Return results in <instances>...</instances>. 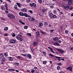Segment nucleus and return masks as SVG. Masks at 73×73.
Segmentation results:
<instances>
[{
  "label": "nucleus",
  "mask_w": 73,
  "mask_h": 73,
  "mask_svg": "<svg viewBox=\"0 0 73 73\" xmlns=\"http://www.w3.org/2000/svg\"><path fill=\"white\" fill-rule=\"evenodd\" d=\"M0 57H3V54L2 53L0 54Z\"/></svg>",
  "instance_id": "obj_35"
},
{
  "label": "nucleus",
  "mask_w": 73,
  "mask_h": 73,
  "mask_svg": "<svg viewBox=\"0 0 73 73\" xmlns=\"http://www.w3.org/2000/svg\"><path fill=\"white\" fill-rule=\"evenodd\" d=\"M53 31H54V29L51 30H50V33H52V32H53Z\"/></svg>",
  "instance_id": "obj_47"
},
{
  "label": "nucleus",
  "mask_w": 73,
  "mask_h": 73,
  "mask_svg": "<svg viewBox=\"0 0 73 73\" xmlns=\"http://www.w3.org/2000/svg\"><path fill=\"white\" fill-rule=\"evenodd\" d=\"M42 12H43V13L45 12V9H42Z\"/></svg>",
  "instance_id": "obj_43"
},
{
  "label": "nucleus",
  "mask_w": 73,
  "mask_h": 73,
  "mask_svg": "<svg viewBox=\"0 0 73 73\" xmlns=\"http://www.w3.org/2000/svg\"><path fill=\"white\" fill-rule=\"evenodd\" d=\"M42 53H43V54H44V56H46V53L45 52H43Z\"/></svg>",
  "instance_id": "obj_36"
},
{
  "label": "nucleus",
  "mask_w": 73,
  "mask_h": 73,
  "mask_svg": "<svg viewBox=\"0 0 73 73\" xmlns=\"http://www.w3.org/2000/svg\"><path fill=\"white\" fill-rule=\"evenodd\" d=\"M40 33L43 35H46V34L45 32H43L42 30H40Z\"/></svg>",
  "instance_id": "obj_9"
},
{
  "label": "nucleus",
  "mask_w": 73,
  "mask_h": 73,
  "mask_svg": "<svg viewBox=\"0 0 73 73\" xmlns=\"http://www.w3.org/2000/svg\"><path fill=\"white\" fill-rule=\"evenodd\" d=\"M21 33H20L19 34H18V36H20V35H21V34H22Z\"/></svg>",
  "instance_id": "obj_53"
},
{
  "label": "nucleus",
  "mask_w": 73,
  "mask_h": 73,
  "mask_svg": "<svg viewBox=\"0 0 73 73\" xmlns=\"http://www.w3.org/2000/svg\"><path fill=\"white\" fill-rule=\"evenodd\" d=\"M7 15L9 17H10V18H11V19H12V18H15V16L12 14L9 13Z\"/></svg>",
  "instance_id": "obj_1"
},
{
  "label": "nucleus",
  "mask_w": 73,
  "mask_h": 73,
  "mask_svg": "<svg viewBox=\"0 0 73 73\" xmlns=\"http://www.w3.org/2000/svg\"><path fill=\"white\" fill-rule=\"evenodd\" d=\"M7 53H6L4 55L6 56H8V54Z\"/></svg>",
  "instance_id": "obj_54"
},
{
  "label": "nucleus",
  "mask_w": 73,
  "mask_h": 73,
  "mask_svg": "<svg viewBox=\"0 0 73 73\" xmlns=\"http://www.w3.org/2000/svg\"><path fill=\"white\" fill-rule=\"evenodd\" d=\"M69 6H65L64 7V9L65 10H67L69 9Z\"/></svg>",
  "instance_id": "obj_15"
},
{
  "label": "nucleus",
  "mask_w": 73,
  "mask_h": 73,
  "mask_svg": "<svg viewBox=\"0 0 73 73\" xmlns=\"http://www.w3.org/2000/svg\"><path fill=\"white\" fill-rule=\"evenodd\" d=\"M38 1L40 4L42 3V1L41 0H38Z\"/></svg>",
  "instance_id": "obj_38"
},
{
  "label": "nucleus",
  "mask_w": 73,
  "mask_h": 73,
  "mask_svg": "<svg viewBox=\"0 0 73 73\" xmlns=\"http://www.w3.org/2000/svg\"><path fill=\"white\" fill-rule=\"evenodd\" d=\"M44 25H48V23H47L46 22H44Z\"/></svg>",
  "instance_id": "obj_29"
},
{
  "label": "nucleus",
  "mask_w": 73,
  "mask_h": 73,
  "mask_svg": "<svg viewBox=\"0 0 73 73\" xmlns=\"http://www.w3.org/2000/svg\"><path fill=\"white\" fill-rule=\"evenodd\" d=\"M40 33L38 32V31H37V32H36V38H38V37H40Z\"/></svg>",
  "instance_id": "obj_5"
},
{
  "label": "nucleus",
  "mask_w": 73,
  "mask_h": 73,
  "mask_svg": "<svg viewBox=\"0 0 73 73\" xmlns=\"http://www.w3.org/2000/svg\"><path fill=\"white\" fill-rule=\"evenodd\" d=\"M27 2L28 3H30L31 2V0H27Z\"/></svg>",
  "instance_id": "obj_44"
},
{
  "label": "nucleus",
  "mask_w": 73,
  "mask_h": 73,
  "mask_svg": "<svg viewBox=\"0 0 73 73\" xmlns=\"http://www.w3.org/2000/svg\"><path fill=\"white\" fill-rule=\"evenodd\" d=\"M5 58L4 57H3L2 58V60L3 62H4V61H5Z\"/></svg>",
  "instance_id": "obj_30"
},
{
  "label": "nucleus",
  "mask_w": 73,
  "mask_h": 73,
  "mask_svg": "<svg viewBox=\"0 0 73 73\" xmlns=\"http://www.w3.org/2000/svg\"><path fill=\"white\" fill-rule=\"evenodd\" d=\"M15 8L16 9H17V10H19L18 9V8H17V5H15L14 6Z\"/></svg>",
  "instance_id": "obj_24"
},
{
  "label": "nucleus",
  "mask_w": 73,
  "mask_h": 73,
  "mask_svg": "<svg viewBox=\"0 0 73 73\" xmlns=\"http://www.w3.org/2000/svg\"><path fill=\"white\" fill-rule=\"evenodd\" d=\"M9 61H13V59H12V57H9Z\"/></svg>",
  "instance_id": "obj_22"
},
{
  "label": "nucleus",
  "mask_w": 73,
  "mask_h": 73,
  "mask_svg": "<svg viewBox=\"0 0 73 73\" xmlns=\"http://www.w3.org/2000/svg\"><path fill=\"white\" fill-rule=\"evenodd\" d=\"M69 9V10H73V7H72V6H69L68 7Z\"/></svg>",
  "instance_id": "obj_18"
},
{
  "label": "nucleus",
  "mask_w": 73,
  "mask_h": 73,
  "mask_svg": "<svg viewBox=\"0 0 73 73\" xmlns=\"http://www.w3.org/2000/svg\"><path fill=\"white\" fill-rule=\"evenodd\" d=\"M19 15L21 16H24V14L22 12H20L19 13Z\"/></svg>",
  "instance_id": "obj_13"
},
{
  "label": "nucleus",
  "mask_w": 73,
  "mask_h": 73,
  "mask_svg": "<svg viewBox=\"0 0 73 73\" xmlns=\"http://www.w3.org/2000/svg\"><path fill=\"white\" fill-rule=\"evenodd\" d=\"M29 12L31 13H33V11L32 10H29Z\"/></svg>",
  "instance_id": "obj_48"
},
{
  "label": "nucleus",
  "mask_w": 73,
  "mask_h": 73,
  "mask_svg": "<svg viewBox=\"0 0 73 73\" xmlns=\"http://www.w3.org/2000/svg\"><path fill=\"white\" fill-rule=\"evenodd\" d=\"M51 52H52V53H53V49L52 48H51V49H50Z\"/></svg>",
  "instance_id": "obj_45"
},
{
  "label": "nucleus",
  "mask_w": 73,
  "mask_h": 73,
  "mask_svg": "<svg viewBox=\"0 0 73 73\" xmlns=\"http://www.w3.org/2000/svg\"><path fill=\"white\" fill-rule=\"evenodd\" d=\"M27 72H30V70H27Z\"/></svg>",
  "instance_id": "obj_64"
},
{
  "label": "nucleus",
  "mask_w": 73,
  "mask_h": 73,
  "mask_svg": "<svg viewBox=\"0 0 73 73\" xmlns=\"http://www.w3.org/2000/svg\"><path fill=\"white\" fill-rule=\"evenodd\" d=\"M66 70H69L70 71V72H73V71H72V68L71 66H69L68 67Z\"/></svg>",
  "instance_id": "obj_6"
},
{
  "label": "nucleus",
  "mask_w": 73,
  "mask_h": 73,
  "mask_svg": "<svg viewBox=\"0 0 73 73\" xmlns=\"http://www.w3.org/2000/svg\"><path fill=\"white\" fill-rule=\"evenodd\" d=\"M21 24H23V25L25 24V23L23 22H22Z\"/></svg>",
  "instance_id": "obj_62"
},
{
  "label": "nucleus",
  "mask_w": 73,
  "mask_h": 73,
  "mask_svg": "<svg viewBox=\"0 0 73 73\" xmlns=\"http://www.w3.org/2000/svg\"><path fill=\"white\" fill-rule=\"evenodd\" d=\"M7 1L10 3H11V1L10 0H7Z\"/></svg>",
  "instance_id": "obj_61"
},
{
  "label": "nucleus",
  "mask_w": 73,
  "mask_h": 73,
  "mask_svg": "<svg viewBox=\"0 0 73 73\" xmlns=\"http://www.w3.org/2000/svg\"><path fill=\"white\" fill-rule=\"evenodd\" d=\"M16 40L14 39H11L10 40V42L11 44H15L16 42Z\"/></svg>",
  "instance_id": "obj_3"
},
{
  "label": "nucleus",
  "mask_w": 73,
  "mask_h": 73,
  "mask_svg": "<svg viewBox=\"0 0 73 73\" xmlns=\"http://www.w3.org/2000/svg\"><path fill=\"white\" fill-rule=\"evenodd\" d=\"M58 42H59V43H61V42H62V41L60 40H58Z\"/></svg>",
  "instance_id": "obj_57"
},
{
  "label": "nucleus",
  "mask_w": 73,
  "mask_h": 73,
  "mask_svg": "<svg viewBox=\"0 0 73 73\" xmlns=\"http://www.w3.org/2000/svg\"><path fill=\"white\" fill-rule=\"evenodd\" d=\"M5 12H6V13H9V12H8V11L7 9H6L5 10Z\"/></svg>",
  "instance_id": "obj_46"
},
{
  "label": "nucleus",
  "mask_w": 73,
  "mask_h": 73,
  "mask_svg": "<svg viewBox=\"0 0 73 73\" xmlns=\"http://www.w3.org/2000/svg\"><path fill=\"white\" fill-rule=\"evenodd\" d=\"M39 25L38 26V27H40V28H42V26H43V24L42 23H40L39 24Z\"/></svg>",
  "instance_id": "obj_12"
},
{
  "label": "nucleus",
  "mask_w": 73,
  "mask_h": 73,
  "mask_svg": "<svg viewBox=\"0 0 73 73\" xmlns=\"http://www.w3.org/2000/svg\"><path fill=\"white\" fill-rule=\"evenodd\" d=\"M53 13H50V14H49V16H50V17H52L53 16Z\"/></svg>",
  "instance_id": "obj_28"
},
{
  "label": "nucleus",
  "mask_w": 73,
  "mask_h": 73,
  "mask_svg": "<svg viewBox=\"0 0 73 73\" xmlns=\"http://www.w3.org/2000/svg\"><path fill=\"white\" fill-rule=\"evenodd\" d=\"M28 28V27L27 26H25L24 27V28L25 29H27Z\"/></svg>",
  "instance_id": "obj_34"
},
{
  "label": "nucleus",
  "mask_w": 73,
  "mask_h": 73,
  "mask_svg": "<svg viewBox=\"0 0 73 73\" xmlns=\"http://www.w3.org/2000/svg\"><path fill=\"white\" fill-rule=\"evenodd\" d=\"M35 20V19L33 17L31 18V21H33Z\"/></svg>",
  "instance_id": "obj_27"
},
{
  "label": "nucleus",
  "mask_w": 73,
  "mask_h": 73,
  "mask_svg": "<svg viewBox=\"0 0 73 73\" xmlns=\"http://www.w3.org/2000/svg\"><path fill=\"white\" fill-rule=\"evenodd\" d=\"M72 2L73 1L69 0L68 2V3L69 4V5H71V4H72Z\"/></svg>",
  "instance_id": "obj_11"
},
{
  "label": "nucleus",
  "mask_w": 73,
  "mask_h": 73,
  "mask_svg": "<svg viewBox=\"0 0 73 73\" xmlns=\"http://www.w3.org/2000/svg\"><path fill=\"white\" fill-rule=\"evenodd\" d=\"M58 65H59V66H61V65H62V64L61 63H58L57 64Z\"/></svg>",
  "instance_id": "obj_42"
},
{
  "label": "nucleus",
  "mask_w": 73,
  "mask_h": 73,
  "mask_svg": "<svg viewBox=\"0 0 73 73\" xmlns=\"http://www.w3.org/2000/svg\"><path fill=\"white\" fill-rule=\"evenodd\" d=\"M24 16L26 17H31V16L29 15L27 13H24Z\"/></svg>",
  "instance_id": "obj_7"
},
{
  "label": "nucleus",
  "mask_w": 73,
  "mask_h": 73,
  "mask_svg": "<svg viewBox=\"0 0 73 73\" xmlns=\"http://www.w3.org/2000/svg\"><path fill=\"white\" fill-rule=\"evenodd\" d=\"M21 41H23V39L22 38H19V40Z\"/></svg>",
  "instance_id": "obj_50"
},
{
  "label": "nucleus",
  "mask_w": 73,
  "mask_h": 73,
  "mask_svg": "<svg viewBox=\"0 0 73 73\" xmlns=\"http://www.w3.org/2000/svg\"><path fill=\"white\" fill-rule=\"evenodd\" d=\"M5 7L6 9H7V6H8V4H7V3H6L5 4Z\"/></svg>",
  "instance_id": "obj_40"
},
{
  "label": "nucleus",
  "mask_w": 73,
  "mask_h": 73,
  "mask_svg": "<svg viewBox=\"0 0 73 73\" xmlns=\"http://www.w3.org/2000/svg\"><path fill=\"white\" fill-rule=\"evenodd\" d=\"M65 33L66 34H67L68 33V30H66L65 31Z\"/></svg>",
  "instance_id": "obj_41"
},
{
  "label": "nucleus",
  "mask_w": 73,
  "mask_h": 73,
  "mask_svg": "<svg viewBox=\"0 0 73 73\" xmlns=\"http://www.w3.org/2000/svg\"><path fill=\"white\" fill-rule=\"evenodd\" d=\"M54 45H55V46H60V45L59 44V43H54Z\"/></svg>",
  "instance_id": "obj_21"
},
{
  "label": "nucleus",
  "mask_w": 73,
  "mask_h": 73,
  "mask_svg": "<svg viewBox=\"0 0 73 73\" xmlns=\"http://www.w3.org/2000/svg\"><path fill=\"white\" fill-rule=\"evenodd\" d=\"M53 12H54V14H57V12H56V11L54 10V11H53Z\"/></svg>",
  "instance_id": "obj_49"
},
{
  "label": "nucleus",
  "mask_w": 73,
  "mask_h": 73,
  "mask_svg": "<svg viewBox=\"0 0 73 73\" xmlns=\"http://www.w3.org/2000/svg\"><path fill=\"white\" fill-rule=\"evenodd\" d=\"M56 49L58 50V52H60L61 53H65V52H64V50L62 49H59L58 48H56Z\"/></svg>",
  "instance_id": "obj_2"
},
{
  "label": "nucleus",
  "mask_w": 73,
  "mask_h": 73,
  "mask_svg": "<svg viewBox=\"0 0 73 73\" xmlns=\"http://www.w3.org/2000/svg\"><path fill=\"white\" fill-rule=\"evenodd\" d=\"M35 70H32L31 71V73H33L35 72Z\"/></svg>",
  "instance_id": "obj_37"
},
{
  "label": "nucleus",
  "mask_w": 73,
  "mask_h": 73,
  "mask_svg": "<svg viewBox=\"0 0 73 73\" xmlns=\"http://www.w3.org/2000/svg\"><path fill=\"white\" fill-rule=\"evenodd\" d=\"M16 38L17 39V40H20V37H19L17 36L16 37Z\"/></svg>",
  "instance_id": "obj_31"
},
{
  "label": "nucleus",
  "mask_w": 73,
  "mask_h": 73,
  "mask_svg": "<svg viewBox=\"0 0 73 73\" xmlns=\"http://www.w3.org/2000/svg\"><path fill=\"white\" fill-rule=\"evenodd\" d=\"M57 70H59L60 69V66H58L57 68Z\"/></svg>",
  "instance_id": "obj_51"
},
{
  "label": "nucleus",
  "mask_w": 73,
  "mask_h": 73,
  "mask_svg": "<svg viewBox=\"0 0 73 73\" xmlns=\"http://www.w3.org/2000/svg\"><path fill=\"white\" fill-rule=\"evenodd\" d=\"M27 35L30 37L32 36V34L31 33H27Z\"/></svg>",
  "instance_id": "obj_23"
},
{
  "label": "nucleus",
  "mask_w": 73,
  "mask_h": 73,
  "mask_svg": "<svg viewBox=\"0 0 73 73\" xmlns=\"http://www.w3.org/2000/svg\"><path fill=\"white\" fill-rule=\"evenodd\" d=\"M49 56H51V57H54V56L53 55L51 54H49Z\"/></svg>",
  "instance_id": "obj_33"
},
{
  "label": "nucleus",
  "mask_w": 73,
  "mask_h": 73,
  "mask_svg": "<svg viewBox=\"0 0 73 73\" xmlns=\"http://www.w3.org/2000/svg\"><path fill=\"white\" fill-rule=\"evenodd\" d=\"M73 48L72 47H71L70 49V50H73Z\"/></svg>",
  "instance_id": "obj_63"
},
{
  "label": "nucleus",
  "mask_w": 73,
  "mask_h": 73,
  "mask_svg": "<svg viewBox=\"0 0 73 73\" xmlns=\"http://www.w3.org/2000/svg\"><path fill=\"white\" fill-rule=\"evenodd\" d=\"M54 7V5H52L50 7V8H52V9Z\"/></svg>",
  "instance_id": "obj_39"
},
{
  "label": "nucleus",
  "mask_w": 73,
  "mask_h": 73,
  "mask_svg": "<svg viewBox=\"0 0 73 73\" xmlns=\"http://www.w3.org/2000/svg\"><path fill=\"white\" fill-rule=\"evenodd\" d=\"M55 57L56 58H58L57 60H58V61H61V59L60 58H61V57L58 56H55Z\"/></svg>",
  "instance_id": "obj_10"
},
{
  "label": "nucleus",
  "mask_w": 73,
  "mask_h": 73,
  "mask_svg": "<svg viewBox=\"0 0 73 73\" xmlns=\"http://www.w3.org/2000/svg\"><path fill=\"white\" fill-rule=\"evenodd\" d=\"M21 11L22 12H27V9L25 8H23L21 9Z\"/></svg>",
  "instance_id": "obj_8"
},
{
  "label": "nucleus",
  "mask_w": 73,
  "mask_h": 73,
  "mask_svg": "<svg viewBox=\"0 0 73 73\" xmlns=\"http://www.w3.org/2000/svg\"><path fill=\"white\" fill-rule=\"evenodd\" d=\"M5 36H8V34H5L4 35Z\"/></svg>",
  "instance_id": "obj_58"
},
{
  "label": "nucleus",
  "mask_w": 73,
  "mask_h": 73,
  "mask_svg": "<svg viewBox=\"0 0 73 73\" xmlns=\"http://www.w3.org/2000/svg\"><path fill=\"white\" fill-rule=\"evenodd\" d=\"M29 5L31 7H36V4L34 3H33L32 4L30 3Z\"/></svg>",
  "instance_id": "obj_4"
},
{
  "label": "nucleus",
  "mask_w": 73,
  "mask_h": 73,
  "mask_svg": "<svg viewBox=\"0 0 73 73\" xmlns=\"http://www.w3.org/2000/svg\"><path fill=\"white\" fill-rule=\"evenodd\" d=\"M53 40H55V41H57L58 40V38L57 37H55L54 38H53Z\"/></svg>",
  "instance_id": "obj_16"
},
{
  "label": "nucleus",
  "mask_w": 73,
  "mask_h": 73,
  "mask_svg": "<svg viewBox=\"0 0 73 73\" xmlns=\"http://www.w3.org/2000/svg\"><path fill=\"white\" fill-rule=\"evenodd\" d=\"M21 55L23 56H26V54H21Z\"/></svg>",
  "instance_id": "obj_56"
},
{
  "label": "nucleus",
  "mask_w": 73,
  "mask_h": 73,
  "mask_svg": "<svg viewBox=\"0 0 73 73\" xmlns=\"http://www.w3.org/2000/svg\"><path fill=\"white\" fill-rule=\"evenodd\" d=\"M49 27H52V25H51V24H50L48 25Z\"/></svg>",
  "instance_id": "obj_59"
},
{
  "label": "nucleus",
  "mask_w": 73,
  "mask_h": 73,
  "mask_svg": "<svg viewBox=\"0 0 73 73\" xmlns=\"http://www.w3.org/2000/svg\"><path fill=\"white\" fill-rule=\"evenodd\" d=\"M47 62V61H44L43 62V64H46Z\"/></svg>",
  "instance_id": "obj_32"
},
{
  "label": "nucleus",
  "mask_w": 73,
  "mask_h": 73,
  "mask_svg": "<svg viewBox=\"0 0 73 73\" xmlns=\"http://www.w3.org/2000/svg\"><path fill=\"white\" fill-rule=\"evenodd\" d=\"M27 55L29 58H30V59L31 58H32V56L31 55V54H29L27 55Z\"/></svg>",
  "instance_id": "obj_17"
},
{
  "label": "nucleus",
  "mask_w": 73,
  "mask_h": 73,
  "mask_svg": "<svg viewBox=\"0 0 73 73\" xmlns=\"http://www.w3.org/2000/svg\"><path fill=\"white\" fill-rule=\"evenodd\" d=\"M19 23H22V21H21V20H19Z\"/></svg>",
  "instance_id": "obj_60"
},
{
  "label": "nucleus",
  "mask_w": 73,
  "mask_h": 73,
  "mask_svg": "<svg viewBox=\"0 0 73 73\" xmlns=\"http://www.w3.org/2000/svg\"><path fill=\"white\" fill-rule=\"evenodd\" d=\"M31 50L32 52H33V51H34V50L32 48H31Z\"/></svg>",
  "instance_id": "obj_52"
},
{
  "label": "nucleus",
  "mask_w": 73,
  "mask_h": 73,
  "mask_svg": "<svg viewBox=\"0 0 73 73\" xmlns=\"http://www.w3.org/2000/svg\"><path fill=\"white\" fill-rule=\"evenodd\" d=\"M16 4L19 7H21V4L19 3H17Z\"/></svg>",
  "instance_id": "obj_20"
},
{
  "label": "nucleus",
  "mask_w": 73,
  "mask_h": 73,
  "mask_svg": "<svg viewBox=\"0 0 73 73\" xmlns=\"http://www.w3.org/2000/svg\"><path fill=\"white\" fill-rule=\"evenodd\" d=\"M1 10H4L5 9L4 7H1Z\"/></svg>",
  "instance_id": "obj_55"
},
{
  "label": "nucleus",
  "mask_w": 73,
  "mask_h": 73,
  "mask_svg": "<svg viewBox=\"0 0 73 73\" xmlns=\"http://www.w3.org/2000/svg\"><path fill=\"white\" fill-rule=\"evenodd\" d=\"M11 35L13 37H15L16 36V35L15 33H13L11 34Z\"/></svg>",
  "instance_id": "obj_26"
},
{
  "label": "nucleus",
  "mask_w": 73,
  "mask_h": 73,
  "mask_svg": "<svg viewBox=\"0 0 73 73\" xmlns=\"http://www.w3.org/2000/svg\"><path fill=\"white\" fill-rule=\"evenodd\" d=\"M8 28L7 27H6L4 28V30L7 31H8Z\"/></svg>",
  "instance_id": "obj_25"
},
{
  "label": "nucleus",
  "mask_w": 73,
  "mask_h": 73,
  "mask_svg": "<svg viewBox=\"0 0 73 73\" xmlns=\"http://www.w3.org/2000/svg\"><path fill=\"white\" fill-rule=\"evenodd\" d=\"M37 44H38V43H37L36 42H33V45L34 46H36V45H37Z\"/></svg>",
  "instance_id": "obj_14"
},
{
  "label": "nucleus",
  "mask_w": 73,
  "mask_h": 73,
  "mask_svg": "<svg viewBox=\"0 0 73 73\" xmlns=\"http://www.w3.org/2000/svg\"><path fill=\"white\" fill-rule=\"evenodd\" d=\"M52 17V18L53 17V18H54V19H56V18H57V16L54 15H53Z\"/></svg>",
  "instance_id": "obj_19"
}]
</instances>
